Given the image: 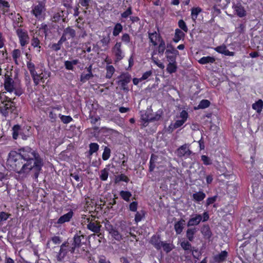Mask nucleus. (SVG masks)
<instances>
[{"mask_svg": "<svg viewBox=\"0 0 263 263\" xmlns=\"http://www.w3.org/2000/svg\"><path fill=\"white\" fill-rule=\"evenodd\" d=\"M210 104H211V103L208 100H206V99L202 100L200 102V103L198 106V108L205 109V108L209 107L210 105Z\"/></svg>", "mask_w": 263, "mask_h": 263, "instance_id": "53", "label": "nucleus"}, {"mask_svg": "<svg viewBox=\"0 0 263 263\" xmlns=\"http://www.w3.org/2000/svg\"><path fill=\"white\" fill-rule=\"evenodd\" d=\"M148 38L150 42L154 46H156L158 43L163 40L159 33H157L156 31L153 32H148Z\"/></svg>", "mask_w": 263, "mask_h": 263, "instance_id": "17", "label": "nucleus"}, {"mask_svg": "<svg viewBox=\"0 0 263 263\" xmlns=\"http://www.w3.org/2000/svg\"><path fill=\"white\" fill-rule=\"evenodd\" d=\"M73 241L70 248V253L73 254L77 249H79L83 244L86 243V236L81 231L77 232L73 237Z\"/></svg>", "mask_w": 263, "mask_h": 263, "instance_id": "5", "label": "nucleus"}, {"mask_svg": "<svg viewBox=\"0 0 263 263\" xmlns=\"http://www.w3.org/2000/svg\"><path fill=\"white\" fill-rule=\"evenodd\" d=\"M201 232L205 237L210 238L212 235L209 225H204L201 228Z\"/></svg>", "mask_w": 263, "mask_h": 263, "instance_id": "41", "label": "nucleus"}, {"mask_svg": "<svg viewBox=\"0 0 263 263\" xmlns=\"http://www.w3.org/2000/svg\"><path fill=\"white\" fill-rule=\"evenodd\" d=\"M161 235L159 234H154L150 238L149 243L157 250H160V246L162 243Z\"/></svg>", "mask_w": 263, "mask_h": 263, "instance_id": "16", "label": "nucleus"}, {"mask_svg": "<svg viewBox=\"0 0 263 263\" xmlns=\"http://www.w3.org/2000/svg\"><path fill=\"white\" fill-rule=\"evenodd\" d=\"M122 232L123 233V234L122 235L123 237H129V234H130L131 231V228L128 227H121Z\"/></svg>", "mask_w": 263, "mask_h": 263, "instance_id": "63", "label": "nucleus"}, {"mask_svg": "<svg viewBox=\"0 0 263 263\" xmlns=\"http://www.w3.org/2000/svg\"><path fill=\"white\" fill-rule=\"evenodd\" d=\"M87 220L88 222L87 228L93 233H99L101 227L100 222L98 221L93 222L92 220H90V218H87Z\"/></svg>", "mask_w": 263, "mask_h": 263, "instance_id": "14", "label": "nucleus"}, {"mask_svg": "<svg viewBox=\"0 0 263 263\" xmlns=\"http://www.w3.org/2000/svg\"><path fill=\"white\" fill-rule=\"evenodd\" d=\"M35 85H37L40 82H44L43 74L42 72L37 73L36 71L33 75H31Z\"/></svg>", "mask_w": 263, "mask_h": 263, "instance_id": "27", "label": "nucleus"}, {"mask_svg": "<svg viewBox=\"0 0 263 263\" xmlns=\"http://www.w3.org/2000/svg\"><path fill=\"white\" fill-rule=\"evenodd\" d=\"M177 65L176 62H169L166 67V71L170 74L176 72Z\"/></svg>", "mask_w": 263, "mask_h": 263, "instance_id": "38", "label": "nucleus"}, {"mask_svg": "<svg viewBox=\"0 0 263 263\" xmlns=\"http://www.w3.org/2000/svg\"><path fill=\"white\" fill-rule=\"evenodd\" d=\"M63 11H60V12H58L57 13H55L53 16V21L55 22H59L61 20H63Z\"/></svg>", "mask_w": 263, "mask_h": 263, "instance_id": "51", "label": "nucleus"}, {"mask_svg": "<svg viewBox=\"0 0 263 263\" xmlns=\"http://www.w3.org/2000/svg\"><path fill=\"white\" fill-rule=\"evenodd\" d=\"M217 196L215 195L212 197H208L206 200L205 206L206 207L209 206L211 204H212L215 203V202L217 200Z\"/></svg>", "mask_w": 263, "mask_h": 263, "instance_id": "61", "label": "nucleus"}, {"mask_svg": "<svg viewBox=\"0 0 263 263\" xmlns=\"http://www.w3.org/2000/svg\"><path fill=\"white\" fill-rule=\"evenodd\" d=\"M30 128V126L22 127L19 124L14 125L12 128L13 139L16 140L20 136L23 140H26L31 135Z\"/></svg>", "mask_w": 263, "mask_h": 263, "instance_id": "4", "label": "nucleus"}, {"mask_svg": "<svg viewBox=\"0 0 263 263\" xmlns=\"http://www.w3.org/2000/svg\"><path fill=\"white\" fill-rule=\"evenodd\" d=\"M158 158L157 156L155 155L154 154H152L151 156V159L149 161V172H152L154 171L156 165L155 162Z\"/></svg>", "mask_w": 263, "mask_h": 263, "instance_id": "39", "label": "nucleus"}, {"mask_svg": "<svg viewBox=\"0 0 263 263\" xmlns=\"http://www.w3.org/2000/svg\"><path fill=\"white\" fill-rule=\"evenodd\" d=\"M45 4L42 2H39L37 4L32 6L31 13L36 20L42 21L45 18Z\"/></svg>", "mask_w": 263, "mask_h": 263, "instance_id": "6", "label": "nucleus"}, {"mask_svg": "<svg viewBox=\"0 0 263 263\" xmlns=\"http://www.w3.org/2000/svg\"><path fill=\"white\" fill-rule=\"evenodd\" d=\"M185 33L180 29L177 28L175 30L174 37L173 38V42L175 43H178L181 39H183Z\"/></svg>", "mask_w": 263, "mask_h": 263, "instance_id": "22", "label": "nucleus"}, {"mask_svg": "<svg viewBox=\"0 0 263 263\" xmlns=\"http://www.w3.org/2000/svg\"><path fill=\"white\" fill-rule=\"evenodd\" d=\"M79 63L78 59H74L71 61H66L64 62V66L67 70H73V65H76Z\"/></svg>", "mask_w": 263, "mask_h": 263, "instance_id": "34", "label": "nucleus"}, {"mask_svg": "<svg viewBox=\"0 0 263 263\" xmlns=\"http://www.w3.org/2000/svg\"><path fill=\"white\" fill-rule=\"evenodd\" d=\"M73 216V212L70 210L68 213L61 216L55 222V224H62L66 222H69Z\"/></svg>", "mask_w": 263, "mask_h": 263, "instance_id": "18", "label": "nucleus"}, {"mask_svg": "<svg viewBox=\"0 0 263 263\" xmlns=\"http://www.w3.org/2000/svg\"><path fill=\"white\" fill-rule=\"evenodd\" d=\"M179 117L181 118L180 120H177L175 122V123H171L169 125L168 128L172 132L179 127H180L183 125L189 117V114L187 111L182 110L180 112Z\"/></svg>", "mask_w": 263, "mask_h": 263, "instance_id": "9", "label": "nucleus"}, {"mask_svg": "<svg viewBox=\"0 0 263 263\" xmlns=\"http://www.w3.org/2000/svg\"><path fill=\"white\" fill-rule=\"evenodd\" d=\"M112 237L117 241L123 239V236L116 229H111L109 232Z\"/></svg>", "mask_w": 263, "mask_h": 263, "instance_id": "32", "label": "nucleus"}, {"mask_svg": "<svg viewBox=\"0 0 263 263\" xmlns=\"http://www.w3.org/2000/svg\"><path fill=\"white\" fill-rule=\"evenodd\" d=\"M196 232V228L188 229L186 232V236L189 241H192L194 238V235Z\"/></svg>", "mask_w": 263, "mask_h": 263, "instance_id": "43", "label": "nucleus"}, {"mask_svg": "<svg viewBox=\"0 0 263 263\" xmlns=\"http://www.w3.org/2000/svg\"><path fill=\"white\" fill-rule=\"evenodd\" d=\"M162 248L165 253H168L173 249L174 246L173 244L168 243L166 241H163L160 246V249Z\"/></svg>", "mask_w": 263, "mask_h": 263, "instance_id": "37", "label": "nucleus"}, {"mask_svg": "<svg viewBox=\"0 0 263 263\" xmlns=\"http://www.w3.org/2000/svg\"><path fill=\"white\" fill-rule=\"evenodd\" d=\"M177 155L180 158L184 157L185 158L189 157L192 152L189 149V145L188 144H184L180 146L177 149Z\"/></svg>", "mask_w": 263, "mask_h": 263, "instance_id": "12", "label": "nucleus"}, {"mask_svg": "<svg viewBox=\"0 0 263 263\" xmlns=\"http://www.w3.org/2000/svg\"><path fill=\"white\" fill-rule=\"evenodd\" d=\"M232 7L234 9L235 13L239 17H243L246 16V11L245 9V8L240 4L234 5Z\"/></svg>", "mask_w": 263, "mask_h": 263, "instance_id": "19", "label": "nucleus"}, {"mask_svg": "<svg viewBox=\"0 0 263 263\" xmlns=\"http://www.w3.org/2000/svg\"><path fill=\"white\" fill-rule=\"evenodd\" d=\"M76 30L70 27H68L64 29L61 38H63V41L66 42L67 40L74 38L76 36Z\"/></svg>", "mask_w": 263, "mask_h": 263, "instance_id": "15", "label": "nucleus"}, {"mask_svg": "<svg viewBox=\"0 0 263 263\" xmlns=\"http://www.w3.org/2000/svg\"><path fill=\"white\" fill-rule=\"evenodd\" d=\"M201 160L205 165H209L212 163V161L211 158L206 155H202L201 156Z\"/></svg>", "mask_w": 263, "mask_h": 263, "instance_id": "59", "label": "nucleus"}, {"mask_svg": "<svg viewBox=\"0 0 263 263\" xmlns=\"http://www.w3.org/2000/svg\"><path fill=\"white\" fill-rule=\"evenodd\" d=\"M7 165L18 174L25 177L30 175L35 181L37 180L42 171L44 159L37 151L29 146L11 151L7 161Z\"/></svg>", "mask_w": 263, "mask_h": 263, "instance_id": "1", "label": "nucleus"}, {"mask_svg": "<svg viewBox=\"0 0 263 263\" xmlns=\"http://www.w3.org/2000/svg\"><path fill=\"white\" fill-rule=\"evenodd\" d=\"M252 107L257 113H260L263 109V101L259 99L252 104Z\"/></svg>", "mask_w": 263, "mask_h": 263, "instance_id": "31", "label": "nucleus"}, {"mask_svg": "<svg viewBox=\"0 0 263 263\" xmlns=\"http://www.w3.org/2000/svg\"><path fill=\"white\" fill-rule=\"evenodd\" d=\"M202 220V216L200 214H196L195 216L191 218L187 223V227L197 226L200 223Z\"/></svg>", "mask_w": 263, "mask_h": 263, "instance_id": "20", "label": "nucleus"}, {"mask_svg": "<svg viewBox=\"0 0 263 263\" xmlns=\"http://www.w3.org/2000/svg\"><path fill=\"white\" fill-rule=\"evenodd\" d=\"M215 62V58L210 56L203 57L198 60V63L202 65H204L208 63H214Z\"/></svg>", "mask_w": 263, "mask_h": 263, "instance_id": "30", "label": "nucleus"}, {"mask_svg": "<svg viewBox=\"0 0 263 263\" xmlns=\"http://www.w3.org/2000/svg\"><path fill=\"white\" fill-rule=\"evenodd\" d=\"M144 217V213L143 211H141V213L137 212L135 214V221L136 223L140 222L142 219Z\"/></svg>", "mask_w": 263, "mask_h": 263, "instance_id": "64", "label": "nucleus"}, {"mask_svg": "<svg viewBox=\"0 0 263 263\" xmlns=\"http://www.w3.org/2000/svg\"><path fill=\"white\" fill-rule=\"evenodd\" d=\"M11 216V214L5 212H0V225L3 224Z\"/></svg>", "mask_w": 263, "mask_h": 263, "instance_id": "46", "label": "nucleus"}, {"mask_svg": "<svg viewBox=\"0 0 263 263\" xmlns=\"http://www.w3.org/2000/svg\"><path fill=\"white\" fill-rule=\"evenodd\" d=\"M21 51L19 49H15L12 51V59L16 65H18V59L21 57Z\"/></svg>", "mask_w": 263, "mask_h": 263, "instance_id": "36", "label": "nucleus"}, {"mask_svg": "<svg viewBox=\"0 0 263 263\" xmlns=\"http://www.w3.org/2000/svg\"><path fill=\"white\" fill-rule=\"evenodd\" d=\"M214 50L217 52L225 55H230V51L227 49L226 46L224 45L215 47Z\"/></svg>", "mask_w": 263, "mask_h": 263, "instance_id": "33", "label": "nucleus"}, {"mask_svg": "<svg viewBox=\"0 0 263 263\" xmlns=\"http://www.w3.org/2000/svg\"><path fill=\"white\" fill-rule=\"evenodd\" d=\"M202 11L201 8L194 7L191 9V18L194 22H195L197 18L198 15Z\"/></svg>", "mask_w": 263, "mask_h": 263, "instance_id": "35", "label": "nucleus"}, {"mask_svg": "<svg viewBox=\"0 0 263 263\" xmlns=\"http://www.w3.org/2000/svg\"><path fill=\"white\" fill-rule=\"evenodd\" d=\"M205 197V194L201 191L196 192L192 195L193 200L196 202H200L202 201Z\"/></svg>", "mask_w": 263, "mask_h": 263, "instance_id": "24", "label": "nucleus"}, {"mask_svg": "<svg viewBox=\"0 0 263 263\" xmlns=\"http://www.w3.org/2000/svg\"><path fill=\"white\" fill-rule=\"evenodd\" d=\"M108 170L105 168L101 171L100 178L102 181H106L108 177Z\"/></svg>", "mask_w": 263, "mask_h": 263, "instance_id": "50", "label": "nucleus"}, {"mask_svg": "<svg viewBox=\"0 0 263 263\" xmlns=\"http://www.w3.org/2000/svg\"><path fill=\"white\" fill-rule=\"evenodd\" d=\"M100 42L103 45L107 46L110 42V34L108 33L107 36H103Z\"/></svg>", "mask_w": 263, "mask_h": 263, "instance_id": "60", "label": "nucleus"}, {"mask_svg": "<svg viewBox=\"0 0 263 263\" xmlns=\"http://www.w3.org/2000/svg\"><path fill=\"white\" fill-rule=\"evenodd\" d=\"M162 115V111L161 110H158L155 112V115L152 114V118H151V121L153 122L159 121L161 119Z\"/></svg>", "mask_w": 263, "mask_h": 263, "instance_id": "52", "label": "nucleus"}, {"mask_svg": "<svg viewBox=\"0 0 263 263\" xmlns=\"http://www.w3.org/2000/svg\"><path fill=\"white\" fill-rule=\"evenodd\" d=\"M79 30L77 31L78 37L80 39H84L87 36V33L85 29L83 27H79Z\"/></svg>", "mask_w": 263, "mask_h": 263, "instance_id": "56", "label": "nucleus"}, {"mask_svg": "<svg viewBox=\"0 0 263 263\" xmlns=\"http://www.w3.org/2000/svg\"><path fill=\"white\" fill-rule=\"evenodd\" d=\"M228 256L226 251H221L219 254L214 256V260L216 262H221L224 261Z\"/></svg>", "mask_w": 263, "mask_h": 263, "instance_id": "28", "label": "nucleus"}, {"mask_svg": "<svg viewBox=\"0 0 263 263\" xmlns=\"http://www.w3.org/2000/svg\"><path fill=\"white\" fill-rule=\"evenodd\" d=\"M13 100L14 99L0 93V113L5 119H15L18 115L16 104Z\"/></svg>", "mask_w": 263, "mask_h": 263, "instance_id": "2", "label": "nucleus"}, {"mask_svg": "<svg viewBox=\"0 0 263 263\" xmlns=\"http://www.w3.org/2000/svg\"><path fill=\"white\" fill-rule=\"evenodd\" d=\"M166 58L170 62H176V58L179 54L165 53Z\"/></svg>", "mask_w": 263, "mask_h": 263, "instance_id": "62", "label": "nucleus"}, {"mask_svg": "<svg viewBox=\"0 0 263 263\" xmlns=\"http://www.w3.org/2000/svg\"><path fill=\"white\" fill-rule=\"evenodd\" d=\"M106 78L111 79L115 72V68L112 65H107L106 67Z\"/></svg>", "mask_w": 263, "mask_h": 263, "instance_id": "42", "label": "nucleus"}, {"mask_svg": "<svg viewBox=\"0 0 263 263\" xmlns=\"http://www.w3.org/2000/svg\"><path fill=\"white\" fill-rule=\"evenodd\" d=\"M178 27L185 33L188 32V28L186 26L185 22L183 20H180L178 23Z\"/></svg>", "mask_w": 263, "mask_h": 263, "instance_id": "57", "label": "nucleus"}, {"mask_svg": "<svg viewBox=\"0 0 263 263\" xmlns=\"http://www.w3.org/2000/svg\"><path fill=\"white\" fill-rule=\"evenodd\" d=\"M158 43L156 46H154L155 48L152 53V57L156 54H158L160 57H161L163 55L166 50V45L164 40Z\"/></svg>", "mask_w": 263, "mask_h": 263, "instance_id": "13", "label": "nucleus"}, {"mask_svg": "<svg viewBox=\"0 0 263 263\" xmlns=\"http://www.w3.org/2000/svg\"><path fill=\"white\" fill-rule=\"evenodd\" d=\"M4 86L7 92L10 93L14 92L16 96L19 97L24 92L21 86L16 85L13 79L9 76H5Z\"/></svg>", "mask_w": 263, "mask_h": 263, "instance_id": "3", "label": "nucleus"}, {"mask_svg": "<svg viewBox=\"0 0 263 263\" xmlns=\"http://www.w3.org/2000/svg\"><path fill=\"white\" fill-rule=\"evenodd\" d=\"M122 25L119 23H117L114 27L112 35L114 36H118L120 34V33L122 32Z\"/></svg>", "mask_w": 263, "mask_h": 263, "instance_id": "45", "label": "nucleus"}, {"mask_svg": "<svg viewBox=\"0 0 263 263\" xmlns=\"http://www.w3.org/2000/svg\"><path fill=\"white\" fill-rule=\"evenodd\" d=\"M121 42H117L112 48V52L115 57V62H118L121 61L124 57V54L121 49Z\"/></svg>", "mask_w": 263, "mask_h": 263, "instance_id": "11", "label": "nucleus"}, {"mask_svg": "<svg viewBox=\"0 0 263 263\" xmlns=\"http://www.w3.org/2000/svg\"><path fill=\"white\" fill-rule=\"evenodd\" d=\"M59 117L60 118L61 122L64 124H67L73 121V119L70 116H65L60 114L59 115Z\"/></svg>", "mask_w": 263, "mask_h": 263, "instance_id": "48", "label": "nucleus"}, {"mask_svg": "<svg viewBox=\"0 0 263 263\" xmlns=\"http://www.w3.org/2000/svg\"><path fill=\"white\" fill-rule=\"evenodd\" d=\"M41 41L37 36H33L31 40V45L34 48H36L38 52L41 51Z\"/></svg>", "mask_w": 263, "mask_h": 263, "instance_id": "29", "label": "nucleus"}, {"mask_svg": "<svg viewBox=\"0 0 263 263\" xmlns=\"http://www.w3.org/2000/svg\"><path fill=\"white\" fill-rule=\"evenodd\" d=\"M181 247L185 251H192V247L191 244L186 240H184L181 242Z\"/></svg>", "mask_w": 263, "mask_h": 263, "instance_id": "55", "label": "nucleus"}, {"mask_svg": "<svg viewBox=\"0 0 263 263\" xmlns=\"http://www.w3.org/2000/svg\"><path fill=\"white\" fill-rule=\"evenodd\" d=\"M185 220L181 219L174 224V229L177 234H180L184 229Z\"/></svg>", "mask_w": 263, "mask_h": 263, "instance_id": "21", "label": "nucleus"}, {"mask_svg": "<svg viewBox=\"0 0 263 263\" xmlns=\"http://www.w3.org/2000/svg\"><path fill=\"white\" fill-rule=\"evenodd\" d=\"M89 149L88 153L89 155H92L93 153L98 152L99 148V145L97 143H90L89 145Z\"/></svg>", "mask_w": 263, "mask_h": 263, "instance_id": "44", "label": "nucleus"}, {"mask_svg": "<svg viewBox=\"0 0 263 263\" xmlns=\"http://www.w3.org/2000/svg\"><path fill=\"white\" fill-rule=\"evenodd\" d=\"M0 9H1L3 14L6 15L10 11L9 3L4 0H0Z\"/></svg>", "mask_w": 263, "mask_h": 263, "instance_id": "25", "label": "nucleus"}, {"mask_svg": "<svg viewBox=\"0 0 263 263\" xmlns=\"http://www.w3.org/2000/svg\"><path fill=\"white\" fill-rule=\"evenodd\" d=\"M151 118H152V113L150 112V111H146L144 114L141 115L140 119L142 122V125L143 127L147 126L148 123L152 122Z\"/></svg>", "mask_w": 263, "mask_h": 263, "instance_id": "23", "label": "nucleus"}, {"mask_svg": "<svg viewBox=\"0 0 263 263\" xmlns=\"http://www.w3.org/2000/svg\"><path fill=\"white\" fill-rule=\"evenodd\" d=\"M118 79L119 80L117 82V84L120 88L124 91H128V84L131 81V75L128 72L123 73L119 76Z\"/></svg>", "mask_w": 263, "mask_h": 263, "instance_id": "8", "label": "nucleus"}, {"mask_svg": "<svg viewBox=\"0 0 263 263\" xmlns=\"http://www.w3.org/2000/svg\"><path fill=\"white\" fill-rule=\"evenodd\" d=\"M166 47L167 48L165 50V53L179 54V52L178 50L175 49L172 44H167Z\"/></svg>", "mask_w": 263, "mask_h": 263, "instance_id": "49", "label": "nucleus"}, {"mask_svg": "<svg viewBox=\"0 0 263 263\" xmlns=\"http://www.w3.org/2000/svg\"><path fill=\"white\" fill-rule=\"evenodd\" d=\"M27 67L31 75H33L35 71H36L35 65L31 62V61H27Z\"/></svg>", "mask_w": 263, "mask_h": 263, "instance_id": "58", "label": "nucleus"}, {"mask_svg": "<svg viewBox=\"0 0 263 263\" xmlns=\"http://www.w3.org/2000/svg\"><path fill=\"white\" fill-rule=\"evenodd\" d=\"M70 246H69L68 241H65L60 246V250L56 253L55 256V260L58 262H62L68 252H70Z\"/></svg>", "mask_w": 263, "mask_h": 263, "instance_id": "7", "label": "nucleus"}, {"mask_svg": "<svg viewBox=\"0 0 263 263\" xmlns=\"http://www.w3.org/2000/svg\"><path fill=\"white\" fill-rule=\"evenodd\" d=\"M16 34L18 38L21 47H25L29 43V36L26 30L22 28H18L16 30Z\"/></svg>", "mask_w": 263, "mask_h": 263, "instance_id": "10", "label": "nucleus"}, {"mask_svg": "<svg viewBox=\"0 0 263 263\" xmlns=\"http://www.w3.org/2000/svg\"><path fill=\"white\" fill-rule=\"evenodd\" d=\"M111 150L108 146H105L102 154V158L104 161L107 160L110 156Z\"/></svg>", "mask_w": 263, "mask_h": 263, "instance_id": "47", "label": "nucleus"}, {"mask_svg": "<svg viewBox=\"0 0 263 263\" xmlns=\"http://www.w3.org/2000/svg\"><path fill=\"white\" fill-rule=\"evenodd\" d=\"M133 13L132 7L129 6L127 9L121 14V17L122 18L126 19Z\"/></svg>", "mask_w": 263, "mask_h": 263, "instance_id": "54", "label": "nucleus"}, {"mask_svg": "<svg viewBox=\"0 0 263 263\" xmlns=\"http://www.w3.org/2000/svg\"><path fill=\"white\" fill-rule=\"evenodd\" d=\"M119 194L122 199L126 202L129 201L130 198L132 196V193L127 191H121Z\"/></svg>", "mask_w": 263, "mask_h": 263, "instance_id": "40", "label": "nucleus"}, {"mask_svg": "<svg viewBox=\"0 0 263 263\" xmlns=\"http://www.w3.org/2000/svg\"><path fill=\"white\" fill-rule=\"evenodd\" d=\"M65 42L63 41V38H60L58 43H53L50 45L49 47L52 51L57 52L60 50L63 46V44Z\"/></svg>", "mask_w": 263, "mask_h": 263, "instance_id": "26", "label": "nucleus"}]
</instances>
